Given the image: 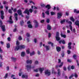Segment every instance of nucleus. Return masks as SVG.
<instances>
[{
	"label": "nucleus",
	"mask_w": 79,
	"mask_h": 79,
	"mask_svg": "<svg viewBox=\"0 0 79 79\" xmlns=\"http://www.w3.org/2000/svg\"><path fill=\"white\" fill-rule=\"evenodd\" d=\"M29 12L31 13L32 12V10L31 9H30L28 10V9H26L24 11L23 13L25 14H27L28 15H29Z\"/></svg>",
	"instance_id": "nucleus-1"
},
{
	"label": "nucleus",
	"mask_w": 79,
	"mask_h": 79,
	"mask_svg": "<svg viewBox=\"0 0 79 79\" xmlns=\"http://www.w3.org/2000/svg\"><path fill=\"white\" fill-rule=\"evenodd\" d=\"M25 46L23 45H21L19 46H17L15 47V50H18L19 49H22V48H24Z\"/></svg>",
	"instance_id": "nucleus-2"
},
{
	"label": "nucleus",
	"mask_w": 79,
	"mask_h": 79,
	"mask_svg": "<svg viewBox=\"0 0 79 79\" xmlns=\"http://www.w3.org/2000/svg\"><path fill=\"white\" fill-rule=\"evenodd\" d=\"M44 73L45 75L46 76H49L51 74V73H50V70H45L44 72Z\"/></svg>",
	"instance_id": "nucleus-3"
},
{
	"label": "nucleus",
	"mask_w": 79,
	"mask_h": 79,
	"mask_svg": "<svg viewBox=\"0 0 79 79\" xmlns=\"http://www.w3.org/2000/svg\"><path fill=\"white\" fill-rule=\"evenodd\" d=\"M0 23L1 24H0V27H1V28H2L3 31H5V26L2 25V20H0Z\"/></svg>",
	"instance_id": "nucleus-4"
},
{
	"label": "nucleus",
	"mask_w": 79,
	"mask_h": 79,
	"mask_svg": "<svg viewBox=\"0 0 79 79\" xmlns=\"http://www.w3.org/2000/svg\"><path fill=\"white\" fill-rule=\"evenodd\" d=\"M56 39L57 41H59L60 40V38L59 37V33L58 32L56 33Z\"/></svg>",
	"instance_id": "nucleus-5"
},
{
	"label": "nucleus",
	"mask_w": 79,
	"mask_h": 79,
	"mask_svg": "<svg viewBox=\"0 0 79 79\" xmlns=\"http://www.w3.org/2000/svg\"><path fill=\"white\" fill-rule=\"evenodd\" d=\"M57 75L58 76H60L61 74V70L60 69H58L57 70Z\"/></svg>",
	"instance_id": "nucleus-6"
},
{
	"label": "nucleus",
	"mask_w": 79,
	"mask_h": 79,
	"mask_svg": "<svg viewBox=\"0 0 79 79\" xmlns=\"http://www.w3.org/2000/svg\"><path fill=\"white\" fill-rule=\"evenodd\" d=\"M62 16V14L61 13H57V16L58 19H60Z\"/></svg>",
	"instance_id": "nucleus-7"
},
{
	"label": "nucleus",
	"mask_w": 79,
	"mask_h": 79,
	"mask_svg": "<svg viewBox=\"0 0 79 79\" xmlns=\"http://www.w3.org/2000/svg\"><path fill=\"white\" fill-rule=\"evenodd\" d=\"M43 47H44V48H46V50L47 51H48V50H50V47H49V46L47 45L45 46V45L44 44H43Z\"/></svg>",
	"instance_id": "nucleus-8"
},
{
	"label": "nucleus",
	"mask_w": 79,
	"mask_h": 79,
	"mask_svg": "<svg viewBox=\"0 0 79 79\" xmlns=\"http://www.w3.org/2000/svg\"><path fill=\"white\" fill-rule=\"evenodd\" d=\"M38 69L40 74H42V72H43V71L44 70V68H39Z\"/></svg>",
	"instance_id": "nucleus-9"
},
{
	"label": "nucleus",
	"mask_w": 79,
	"mask_h": 79,
	"mask_svg": "<svg viewBox=\"0 0 79 79\" xmlns=\"http://www.w3.org/2000/svg\"><path fill=\"white\" fill-rule=\"evenodd\" d=\"M1 19H4V16L3 15H4V13H3V10L1 11Z\"/></svg>",
	"instance_id": "nucleus-10"
},
{
	"label": "nucleus",
	"mask_w": 79,
	"mask_h": 79,
	"mask_svg": "<svg viewBox=\"0 0 79 79\" xmlns=\"http://www.w3.org/2000/svg\"><path fill=\"white\" fill-rule=\"evenodd\" d=\"M11 18H12V16H10V20L8 21V22H9L10 24H12L13 23V21H12Z\"/></svg>",
	"instance_id": "nucleus-11"
},
{
	"label": "nucleus",
	"mask_w": 79,
	"mask_h": 79,
	"mask_svg": "<svg viewBox=\"0 0 79 79\" xmlns=\"http://www.w3.org/2000/svg\"><path fill=\"white\" fill-rule=\"evenodd\" d=\"M26 63L27 64H31L32 63V60H27L26 61Z\"/></svg>",
	"instance_id": "nucleus-12"
},
{
	"label": "nucleus",
	"mask_w": 79,
	"mask_h": 79,
	"mask_svg": "<svg viewBox=\"0 0 79 79\" xmlns=\"http://www.w3.org/2000/svg\"><path fill=\"white\" fill-rule=\"evenodd\" d=\"M34 23H35L36 24L35 25V27H39V23H38L37 20H34Z\"/></svg>",
	"instance_id": "nucleus-13"
},
{
	"label": "nucleus",
	"mask_w": 79,
	"mask_h": 79,
	"mask_svg": "<svg viewBox=\"0 0 79 79\" xmlns=\"http://www.w3.org/2000/svg\"><path fill=\"white\" fill-rule=\"evenodd\" d=\"M27 69L29 70L31 69V65H27L26 66Z\"/></svg>",
	"instance_id": "nucleus-14"
},
{
	"label": "nucleus",
	"mask_w": 79,
	"mask_h": 79,
	"mask_svg": "<svg viewBox=\"0 0 79 79\" xmlns=\"http://www.w3.org/2000/svg\"><path fill=\"white\" fill-rule=\"evenodd\" d=\"M17 13L20 16L22 15V11H21V10L19 9L17 11Z\"/></svg>",
	"instance_id": "nucleus-15"
},
{
	"label": "nucleus",
	"mask_w": 79,
	"mask_h": 79,
	"mask_svg": "<svg viewBox=\"0 0 79 79\" xmlns=\"http://www.w3.org/2000/svg\"><path fill=\"white\" fill-rule=\"evenodd\" d=\"M15 17V20L17 21L18 20V14L15 13L14 15Z\"/></svg>",
	"instance_id": "nucleus-16"
},
{
	"label": "nucleus",
	"mask_w": 79,
	"mask_h": 79,
	"mask_svg": "<svg viewBox=\"0 0 79 79\" xmlns=\"http://www.w3.org/2000/svg\"><path fill=\"white\" fill-rule=\"evenodd\" d=\"M56 49L57 51H58V52L61 51V48L59 47H56Z\"/></svg>",
	"instance_id": "nucleus-17"
},
{
	"label": "nucleus",
	"mask_w": 79,
	"mask_h": 79,
	"mask_svg": "<svg viewBox=\"0 0 79 79\" xmlns=\"http://www.w3.org/2000/svg\"><path fill=\"white\" fill-rule=\"evenodd\" d=\"M62 42L63 44H65V41H64V40H61L59 41V44H61Z\"/></svg>",
	"instance_id": "nucleus-18"
},
{
	"label": "nucleus",
	"mask_w": 79,
	"mask_h": 79,
	"mask_svg": "<svg viewBox=\"0 0 79 79\" xmlns=\"http://www.w3.org/2000/svg\"><path fill=\"white\" fill-rule=\"evenodd\" d=\"M22 78H26L27 79V75H23L22 76Z\"/></svg>",
	"instance_id": "nucleus-19"
},
{
	"label": "nucleus",
	"mask_w": 79,
	"mask_h": 79,
	"mask_svg": "<svg viewBox=\"0 0 79 79\" xmlns=\"http://www.w3.org/2000/svg\"><path fill=\"white\" fill-rule=\"evenodd\" d=\"M46 8H47L49 10V9H50L51 7L50 6V5H48L46 6Z\"/></svg>",
	"instance_id": "nucleus-20"
},
{
	"label": "nucleus",
	"mask_w": 79,
	"mask_h": 79,
	"mask_svg": "<svg viewBox=\"0 0 79 79\" xmlns=\"http://www.w3.org/2000/svg\"><path fill=\"white\" fill-rule=\"evenodd\" d=\"M35 52L33 51L32 52L30 53V55L31 56H32V55H35Z\"/></svg>",
	"instance_id": "nucleus-21"
},
{
	"label": "nucleus",
	"mask_w": 79,
	"mask_h": 79,
	"mask_svg": "<svg viewBox=\"0 0 79 79\" xmlns=\"http://www.w3.org/2000/svg\"><path fill=\"white\" fill-rule=\"evenodd\" d=\"M60 35L62 37H63L64 38H66V35H63V34L61 33L60 34Z\"/></svg>",
	"instance_id": "nucleus-22"
},
{
	"label": "nucleus",
	"mask_w": 79,
	"mask_h": 79,
	"mask_svg": "<svg viewBox=\"0 0 79 79\" xmlns=\"http://www.w3.org/2000/svg\"><path fill=\"white\" fill-rule=\"evenodd\" d=\"M25 55V52H22L21 53V56H22L24 57Z\"/></svg>",
	"instance_id": "nucleus-23"
},
{
	"label": "nucleus",
	"mask_w": 79,
	"mask_h": 79,
	"mask_svg": "<svg viewBox=\"0 0 79 79\" xmlns=\"http://www.w3.org/2000/svg\"><path fill=\"white\" fill-rule=\"evenodd\" d=\"M11 60L12 61L14 62H15V61H16V59L15 57H11Z\"/></svg>",
	"instance_id": "nucleus-24"
},
{
	"label": "nucleus",
	"mask_w": 79,
	"mask_h": 79,
	"mask_svg": "<svg viewBox=\"0 0 79 79\" xmlns=\"http://www.w3.org/2000/svg\"><path fill=\"white\" fill-rule=\"evenodd\" d=\"M70 20H71L72 21H73V22H74V21H75V19H74V18H73V17H71L70 18Z\"/></svg>",
	"instance_id": "nucleus-25"
},
{
	"label": "nucleus",
	"mask_w": 79,
	"mask_h": 79,
	"mask_svg": "<svg viewBox=\"0 0 79 79\" xmlns=\"http://www.w3.org/2000/svg\"><path fill=\"white\" fill-rule=\"evenodd\" d=\"M47 29L48 30H51V27L49 25H48Z\"/></svg>",
	"instance_id": "nucleus-26"
},
{
	"label": "nucleus",
	"mask_w": 79,
	"mask_h": 79,
	"mask_svg": "<svg viewBox=\"0 0 79 79\" xmlns=\"http://www.w3.org/2000/svg\"><path fill=\"white\" fill-rule=\"evenodd\" d=\"M28 27H29V28H32V25H31V24H28Z\"/></svg>",
	"instance_id": "nucleus-27"
},
{
	"label": "nucleus",
	"mask_w": 79,
	"mask_h": 79,
	"mask_svg": "<svg viewBox=\"0 0 79 79\" xmlns=\"http://www.w3.org/2000/svg\"><path fill=\"white\" fill-rule=\"evenodd\" d=\"M16 42V45L17 46H16V47H19V41H17Z\"/></svg>",
	"instance_id": "nucleus-28"
},
{
	"label": "nucleus",
	"mask_w": 79,
	"mask_h": 79,
	"mask_svg": "<svg viewBox=\"0 0 79 79\" xmlns=\"http://www.w3.org/2000/svg\"><path fill=\"white\" fill-rule=\"evenodd\" d=\"M6 47L7 48H9L10 47V44L8 43L6 44Z\"/></svg>",
	"instance_id": "nucleus-29"
},
{
	"label": "nucleus",
	"mask_w": 79,
	"mask_h": 79,
	"mask_svg": "<svg viewBox=\"0 0 79 79\" xmlns=\"http://www.w3.org/2000/svg\"><path fill=\"white\" fill-rule=\"evenodd\" d=\"M63 62H62L60 63V64L59 65V68H61V67H62L63 66Z\"/></svg>",
	"instance_id": "nucleus-30"
},
{
	"label": "nucleus",
	"mask_w": 79,
	"mask_h": 79,
	"mask_svg": "<svg viewBox=\"0 0 79 79\" xmlns=\"http://www.w3.org/2000/svg\"><path fill=\"white\" fill-rule=\"evenodd\" d=\"M69 27L71 31H73V27H72V26L71 25H69Z\"/></svg>",
	"instance_id": "nucleus-31"
},
{
	"label": "nucleus",
	"mask_w": 79,
	"mask_h": 79,
	"mask_svg": "<svg viewBox=\"0 0 79 79\" xmlns=\"http://www.w3.org/2000/svg\"><path fill=\"white\" fill-rule=\"evenodd\" d=\"M35 64H39V61L37 60H36L35 61L34 63Z\"/></svg>",
	"instance_id": "nucleus-32"
},
{
	"label": "nucleus",
	"mask_w": 79,
	"mask_h": 79,
	"mask_svg": "<svg viewBox=\"0 0 79 79\" xmlns=\"http://www.w3.org/2000/svg\"><path fill=\"white\" fill-rule=\"evenodd\" d=\"M74 12L76 13H79V10H77L76 9H75L74 10Z\"/></svg>",
	"instance_id": "nucleus-33"
},
{
	"label": "nucleus",
	"mask_w": 79,
	"mask_h": 79,
	"mask_svg": "<svg viewBox=\"0 0 79 79\" xmlns=\"http://www.w3.org/2000/svg\"><path fill=\"white\" fill-rule=\"evenodd\" d=\"M41 6L42 7H44V6H45V5L43 3H41Z\"/></svg>",
	"instance_id": "nucleus-34"
},
{
	"label": "nucleus",
	"mask_w": 79,
	"mask_h": 79,
	"mask_svg": "<svg viewBox=\"0 0 79 79\" xmlns=\"http://www.w3.org/2000/svg\"><path fill=\"white\" fill-rule=\"evenodd\" d=\"M8 12L10 14H12V13H13V12L12 11H11V9H9V10Z\"/></svg>",
	"instance_id": "nucleus-35"
},
{
	"label": "nucleus",
	"mask_w": 79,
	"mask_h": 79,
	"mask_svg": "<svg viewBox=\"0 0 79 79\" xmlns=\"http://www.w3.org/2000/svg\"><path fill=\"white\" fill-rule=\"evenodd\" d=\"M20 24L21 26H23V25H24V22H23V21H21Z\"/></svg>",
	"instance_id": "nucleus-36"
},
{
	"label": "nucleus",
	"mask_w": 79,
	"mask_h": 79,
	"mask_svg": "<svg viewBox=\"0 0 79 79\" xmlns=\"http://www.w3.org/2000/svg\"><path fill=\"white\" fill-rule=\"evenodd\" d=\"M64 22H65V19H64L63 20H62L61 21L60 23L61 24H63V23H64Z\"/></svg>",
	"instance_id": "nucleus-37"
},
{
	"label": "nucleus",
	"mask_w": 79,
	"mask_h": 79,
	"mask_svg": "<svg viewBox=\"0 0 79 79\" xmlns=\"http://www.w3.org/2000/svg\"><path fill=\"white\" fill-rule=\"evenodd\" d=\"M26 35L27 37H30V34L28 33H27Z\"/></svg>",
	"instance_id": "nucleus-38"
},
{
	"label": "nucleus",
	"mask_w": 79,
	"mask_h": 79,
	"mask_svg": "<svg viewBox=\"0 0 79 79\" xmlns=\"http://www.w3.org/2000/svg\"><path fill=\"white\" fill-rule=\"evenodd\" d=\"M51 14L52 16H53V15H55V12H51Z\"/></svg>",
	"instance_id": "nucleus-39"
},
{
	"label": "nucleus",
	"mask_w": 79,
	"mask_h": 79,
	"mask_svg": "<svg viewBox=\"0 0 79 79\" xmlns=\"http://www.w3.org/2000/svg\"><path fill=\"white\" fill-rule=\"evenodd\" d=\"M34 72H36V73H37V72L39 71V69H34Z\"/></svg>",
	"instance_id": "nucleus-40"
},
{
	"label": "nucleus",
	"mask_w": 79,
	"mask_h": 79,
	"mask_svg": "<svg viewBox=\"0 0 79 79\" xmlns=\"http://www.w3.org/2000/svg\"><path fill=\"white\" fill-rule=\"evenodd\" d=\"M26 52L27 54H29V53H30L29 49H28L27 50H26Z\"/></svg>",
	"instance_id": "nucleus-41"
},
{
	"label": "nucleus",
	"mask_w": 79,
	"mask_h": 79,
	"mask_svg": "<svg viewBox=\"0 0 79 79\" xmlns=\"http://www.w3.org/2000/svg\"><path fill=\"white\" fill-rule=\"evenodd\" d=\"M46 22L47 23H49L50 22V19H48L46 20Z\"/></svg>",
	"instance_id": "nucleus-42"
},
{
	"label": "nucleus",
	"mask_w": 79,
	"mask_h": 79,
	"mask_svg": "<svg viewBox=\"0 0 79 79\" xmlns=\"http://www.w3.org/2000/svg\"><path fill=\"white\" fill-rule=\"evenodd\" d=\"M45 13L47 14V15H49V11L48 10H47V11L45 12Z\"/></svg>",
	"instance_id": "nucleus-43"
},
{
	"label": "nucleus",
	"mask_w": 79,
	"mask_h": 79,
	"mask_svg": "<svg viewBox=\"0 0 79 79\" xmlns=\"http://www.w3.org/2000/svg\"><path fill=\"white\" fill-rule=\"evenodd\" d=\"M52 74H56V72L55 71V70H54V71H52Z\"/></svg>",
	"instance_id": "nucleus-44"
},
{
	"label": "nucleus",
	"mask_w": 79,
	"mask_h": 79,
	"mask_svg": "<svg viewBox=\"0 0 79 79\" xmlns=\"http://www.w3.org/2000/svg\"><path fill=\"white\" fill-rule=\"evenodd\" d=\"M48 44H51V45L52 47H53V43H52L51 42H48Z\"/></svg>",
	"instance_id": "nucleus-45"
},
{
	"label": "nucleus",
	"mask_w": 79,
	"mask_h": 79,
	"mask_svg": "<svg viewBox=\"0 0 79 79\" xmlns=\"http://www.w3.org/2000/svg\"><path fill=\"white\" fill-rule=\"evenodd\" d=\"M0 59H1V60H2L3 59V56L1 54L0 55Z\"/></svg>",
	"instance_id": "nucleus-46"
},
{
	"label": "nucleus",
	"mask_w": 79,
	"mask_h": 79,
	"mask_svg": "<svg viewBox=\"0 0 79 79\" xmlns=\"http://www.w3.org/2000/svg\"><path fill=\"white\" fill-rule=\"evenodd\" d=\"M7 77H8V73L6 74L5 76L4 77L5 79H6Z\"/></svg>",
	"instance_id": "nucleus-47"
},
{
	"label": "nucleus",
	"mask_w": 79,
	"mask_h": 79,
	"mask_svg": "<svg viewBox=\"0 0 79 79\" xmlns=\"http://www.w3.org/2000/svg\"><path fill=\"white\" fill-rule=\"evenodd\" d=\"M42 15L43 16V18H45V14L44 13H42Z\"/></svg>",
	"instance_id": "nucleus-48"
},
{
	"label": "nucleus",
	"mask_w": 79,
	"mask_h": 79,
	"mask_svg": "<svg viewBox=\"0 0 79 79\" xmlns=\"http://www.w3.org/2000/svg\"><path fill=\"white\" fill-rule=\"evenodd\" d=\"M73 76L74 75H73V74H72L69 77V79H71V78H72V77H73Z\"/></svg>",
	"instance_id": "nucleus-49"
},
{
	"label": "nucleus",
	"mask_w": 79,
	"mask_h": 79,
	"mask_svg": "<svg viewBox=\"0 0 79 79\" xmlns=\"http://www.w3.org/2000/svg\"><path fill=\"white\" fill-rule=\"evenodd\" d=\"M19 40H22V38L21 37V36H19Z\"/></svg>",
	"instance_id": "nucleus-50"
},
{
	"label": "nucleus",
	"mask_w": 79,
	"mask_h": 79,
	"mask_svg": "<svg viewBox=\"0 0 79 79\" xmlns=\"http://www.w3.org/2000/svg\"><path fill=\"white\" fill-rule=\"evenodd\" d=\"M73 57L74 58V59H76V55H74L73 56Z\"/></svg>",
	"instance_id": "nucleus-51"
},
{
	"label": "nucleus",
	"mask_w": 79,
	"mask_h": 79,
	"mask_svg": "<svg viewBox=\"0 0 79 79\" xmlns=\"http://www.w3.org/2000/svg\"><path fill=\"white\" fill-rule=\"evenodd\" d=\"M29 2L30 3H32L34 5H35V3H34V2H33L32 1H29Z\"/></svg>",
	"instance_id": "nucleus-52"
},
{
	"label": "nucleus",
	"mask_w": 79,
	"mask_h": 79,
	"mask_svg": "<svg viewBox=\"0 0 79 79\" xmlns=\"http://www.w3.org/2000/svg\"><path fill=\"white\" fill-rule=\"evenodd\" d=\"M67 53L68 54H70V53H71V51L69 50H68Z\"/></svg>",
	"instance_id": "nucleus-53"
},
{
	"label": "nucleus",
	"mask_w": 79,
	"mask_h": 79,
	"mask_svg": "<svg viewBox=\"0 0 79 79\" xmlns=\"http://www.w3.org/2000/svg\"><path fill=\"white\" fill-rule=\"evenodd\" d=\"M15 75H13L12 74L11 76V78H14V77H15Z\"/></svg>",
	"instance_id": "nucleus-54"
},
{
	"label": "nucleus",
	"mask_w": 79,
	"mask_h": 79,
	"mask_svg": "<svg viewBox=\"0 0 79 79\" xmlns=\"http://www.w3.org/2000/svg\"><path fill=\"white\" fill-rule=\"evenodd\" d=\"M74 76H75V77H76V78L77 77V75L76 73H75Z\"/></svg>",
	"instance_id": "nucleus-55"
},
{
	"label": "nucleus",
	"mask_w": 79,
	"mask_h": 79,
	"mask_svg": "<svg viewBox=\"0 0 79 79\" xmlns=\"http://www.w3.org/2000/svg\"><path fill=\"white\" fill-rule=\"evenodd\" d=\"M7 40L8 41H10L11 40V38H10V37H9L7 38Z\"/></svg>",
	"instance_id": "nucleus-56"
},
{
	"label": "nucleus",
	"mask_w": 79,
	"mask_h": 79,
	"mask_svg": "<svg viewBox=\"0 0 79 79\" xmlns=\"http://www.w3.org/2000/svg\"><path fill=\"white\" fill-rule=\"evenodd\" d=\"M68 23L70 25H71V24H72V22H71V21H69L68 22Z\"/></svg>",
	"instance_id": "nucleus-57"
},
{
	"label": "nucleus",
	"mask_w": 79,
	"mask_h": 79,
	"mask_svg": "<svg viewBox=\"0 0 79 79\" xmlns=\"http://www.w3.org/2000/svg\"><path fill=\"white\" fill-rule=\"evenodd\" d=\"M71 44H72V43H69L68 45L69 46H71Z\"/></svg>",
	"instance_id": "nucleus-58"
},
{
	"label": "nucleus",
	"mask_w": 79,
	"mask_h": 79,
	"mask_svg": "<svg viewBox=\"0 0 79 79\" xmlns=\"http://www.w3.org/2000/svg\"><path fill=\"white\" fill-rule=\"evenodd\" d=\"M34 42L35 43H37V39H34Z\"/></svg>",
	"instance_id": "nucleus-59"
},
{
	"label": "nucleus",
	"mask_w": 79,
	"mask_h": 79,
	"mask_svg": "<svg viewBox=\"0 0 79 79\" xmlns=\"http://www.w3.org/2000/svg\"><path fill=\"white\" fill-rule=\"evenodd\" d=\"M44 21L45 20H44V19H43V20H42L40 22L41 23H43L44 22Z\"/></svg>",
	"instance_id": "nucleus-60"
},
{
	"label": "nucleus",
	"mask_w": 79,
	"mask_h": 79,
	"mask_svg": "<svg viewBox=\"0 0 79 79\" xmlns=\"http://www.w3.org/2000/svg\"><path fill=\"white\" fill-rule=\"evenodd\" d=\"M68 48L69 49H71V46H68Z\"/></svg>",
	"instance_id": "nucleus-61"
},
{
	"label": "nucleus",
	"mask_w": 79,
	"mask_h": 79,
	"mask_svg": "<svg viewBox=\"0 0 79 79\" xmlns=\"http://www.w3.org/2000/svg\"><path fill=\"white\" fill-rule=\"evenodd\" d=\"M31 24V22H30V21H28L27 22V24Z\"/></svg>",
	"instance_id": "nucleus-62"
},
{
	"label": "nucleus",
	"mask_w": 79,
	"mask_h": 79,
	"mask_svg": "<svg viewBox=\"0 0 79 79\" xmlns=\"http://www.w3.org/2000/svg\"><path fill=\"white\" fill-rule=\"evenodd\" d=\"M17 10H16V9H14L13 10V11H14V12H16V11Z\"/></svg>",
	"instance_id": "nucleus-63"
},
{
	"label": "nucleus",
	"mask_w": 79,
	"mask_h": 79,
	"mask_svg": "<svg viewBox=\"0 0 79 79\" xmlns=\"http://www.w3.org/2000/svg\"><path fill=\"white\" fill-rule=\"evenodd\" d=\"M64 71H66V68L65 67H64Z\"/></svg>",
	"instance_id": "nucleus-64"
}]
</instances>
